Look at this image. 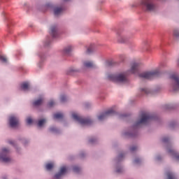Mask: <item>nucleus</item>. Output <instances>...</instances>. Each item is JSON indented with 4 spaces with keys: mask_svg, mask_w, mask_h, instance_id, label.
Wrapping results in <instances>:
<instances>
[{
    "mask_svg": "<svg viewBox=\"0 0 179 179\" xmlns=\"http://www.w3.org/2000/svg\"><path fill=\"white\" fill-rule=\"evenodd\" d=\"M121 157H124V155H123V154H120V155H119V159H121Z\"/></svg>",
    "mask_w": 179,
    "mask_h": 179,
    "instance_id": "37",
    "label": "nucleus"
},
{
    "mask_svg": "<svg viewBox=\"0 0 179 179\" xmlns=\"http://www.w3.org/2000/svg\"><path fill=\"white\" fill-rule=\"evenodd\" d=\"M162 142H164V143H166V142H169V138L164 137V138L162 139Z\"/></svg>",
    "mask_w": 179,
    "mask_h": 179,
    "instance_id": "31",
    "label": "nucleus"
},
{
    "mask_svg": "<svg viewBox=\"0 0 179 179\" xmlns=\"http://www.w3.org/2000/svg\"><path fill=\"white\" fill-rule=\"evenodd\" d=\"M138 148L136 146H133L130 148L131 152H135Z\"/></svg>",
    "mask_w": 179,
    "mask_h": 179,
    "instance_id": "30",
    "label": "nucleus"
},
{
    "mask_svg": "<svg viewBox=\"0 0 179 179\" xmlns=\"http://www.w3.org/2000/svg\"><path fill=\"white\" fill-rule=\"evenodd\" d=\"M50 130L51 131V132H57V131H58V129L55 127H51Z\"/></svg>",
    "mask_w": 179,
    "mask_h": 179,
    "instance_id": "29",
    "label": "nucleus"
},
{
    "mask_svg": "<svg viewBox=\"0 0 179 179\" xmlns=\"http://www.w3.org/2000/svg\"><path fill=\"white\" fill-rule=\"evenodd\" d=\"M84 66L86 68H93L94 66V64H93V62H84Z\"/></svg>",
    "mask_w": 179,
    "mask_h": 179,
    "instance_id": "16",
    "label": "nucleus"
},
{
    "mask_svg": "<svg viewBox=\"0 0 179 179\" xmlns=\"http://www.w3.org/2000/svg\"><path fill=\"white\" fill-rule=\"evenodd\" d=\"M50 34L52 36L53 38L57 37L58 33L57 32V27L52 26L50 28Z\"/></svg>",
    "mask_w": 179,
    "mask_h": 179,
    "instance_id": "11",
    "label": "nucleus"
},
{
    "mask_svg": "<svg viewBox=\"0 0 179 179\" xmlns=\"http://www.w3.org/2000/svg\"><path fill=\"white\" fill-rule=\"evenodd\" d=\"M53 118H54L55 120H61V119L64 118V114L60 113H55V114L53 115Z\"/></svg>",
    "mask_w": 179,
    "mask_h": 179,
    "instance_id": "14",
    "label": "nucleus"
},
{
    "mask_svg": "<svg viewBox=\"0 0 179 179\" xmlns=\"http://www.w3.org/2000/svg\"><path fill=\"white\" fill-rule=\"evenodd\" d=\"M11 128H16L19 125V119L15 116H11L9 119Z\"/></svg>",
    "mask_w": 179,
    "mask_h": 179,
    "instance_id": "8",
    "label": "nucleus"
},
{
    "mask_svg": "<svg viewBox=\"0 0 179 179\" xmlns=\"http://www.w3.org/2000/svg\"><path fill=\"white\" fill-rule=\"evenodd\" d=\"M64 9L62 8H55L54 10V13L55 16H58V15H61Z\"/></svg>",
    "mask_w": 179,
    "mask_h": 179,
    "instance_id": "13",
    "label": "nucleus"
},
{
    "mask_svg": "<svg viewBox=\"0 0 179 179\" xmlns=\"http://www.w3.org/2000/svg\"><path fill=\"white\" fill-rule=\"evenodd\" d=\"M73 171H74V173H79V171H80V168L78 166H74L73 168Z\"/></svg>",
    "mask_w": 179,
    "mask_h": 179,
    "instance_id": "25",
    "label": "nucleus"
},
{
    "mask_svg": "<svg viewBox=\"0 0 179 179\" xmlns=\"http://www.w3.org/2000/svg\"><path fill=\"white\" fill-rule=\"evenodd\" d=\"M45 119H42V120H40L38 122V127H43V125H44V124H45Z\"/></svg>",
    "mask_w": 179,
    "mask_h": 179,
    "instance_id": "21",
    "label": "nucleus"
},
{
    "mask_svg": "<svg viewBox=\"0 0 179 179\" xmlns=\"http://www.w3.org/2000/svg\"><path fill=\"white\" fill-rule=\"evenodd\" d=\"M151 120H153V117L150 114L143 113L141 115V120L136 122L134 127H138L141 124H148Z\"/></svg>",
    "mask_w": 179,
    "mask_h": 179,
    "instance_id": "3",
    "label": "nucleus"
},
{
    "mask_svg": "<svg viewBox=\"0 0 179 179\" xmlns=\"http://www.w3.org/2000/svg\"><path fill=\"white\" fill-rule=\"evenodd\" d=\"M130 73H134L136 75L138 74V76L141 79H153L155 78H157V76H160V70L159 69L150 71H145L139 73V64L138 63H132L131 64L130 70L127 72L120 73L117 74H109L108 76V80H111L112 82H115L117 83H127L128 82V78L127 76L130 75Z\"/></svg>",
    "mask_w": 179,
    "mask_h": 179,
    "instance_id": "1",
    "label": "nucleus"
},
{
    "mask_svg": "<svg viewBox=\"0 0 179 179\" xmlns=\"http://www.w3.org/2000/svg\"><path fill=\"white\" fill-rule=\"evenodd\" d=\"M93 50H94L93 45H91L87 48V54H90V52H92Z\"/></svg>",
    "mask_w": 179,
    "mask_h": 179,
    "instance_id": "23",
    "label": "nucleus"
},
{
    "mask_svg": "<svg viewBox=\"0 0 179 179\" xmlns=\"http://www.w3.org/2000/svg\"><path fill=\"white\" fill-rule=\"evenodd\" d=\"M141 6L145 12H155L157 9L156 6L152 0H143L141 1Z\"/></svg>",
    "mask_w": 179,
    "mask_h": 179,
    "instance_id": "2",
    "label": "nucleus"
},
{
    "mask_svg": "<svg viewBox=\"0 0 179 179\" xmlns=\"http://www.w3.org/2000/svg\"><path fill=\"white\" fill-rule=\"evenodd\" d=\"M114 113H115L114 110H108V111H106V112L99 115L98 116V120L99 121H103V120L107 118V117H108V115H111V114H114Z\"/></svg>",
    "mask_w": 179,
    "mask_h": 179,
    "instance_id": "9",
    "label": "nucleus"
},
{
    "mask_svg": "<svg viewBox=\"0 0 179 179\" xmlns=\"http://www.w3.org/2000/svg\"><path fill=\"white\" fill-rule=\"evenodd\" d=\"M55 104V103L54 102V101H50L49 103H48V106L49 107H52Z\"/></svg>",
    "mask_w": 179,
    "mask_h": 179,
    "instance_id": "28",
    "label": "nucleus"
},
{
    "mask_svg": "<svg viewBox=\"0 0 179 179\" xmlns=\"http://www.w3.org/2000/svg\"><path fill=\"white\" fill-rule=\"evenodd\" d=\"M167 179H176V176L171 172L166 173Z\"/></svg>",
    "mask_w": 179,
    "mask_h": 179,
    "instance_id": "19",
    "label": "nucleus"
},
{
    "mask_svg": "<svg viewBox=\"0 0 179 179\" xmlns=\"http://www.w3.org/2000/svg\"><path fill=\"white\" fill-rule=\"evenodd\" d=\"M9 153V150L7 148H3L1 154L0 155V160L3 162L4 163H9L10 162V158L9 157H6V155Z\"/></svg>",
    "mask_w": 179,
    "mask_h": 179,
    "instance_id": "5",
    "label": "nucleus"
},
{
    "mask_svg": "<svg viewBox=\"0 0 179 179\" xmlns=\"http://www.w3.org/2000/svg\"><path fill=\"white\" fill-rule=\"evenodd\" d=\"M21 89L22 90H29V84L27 83H23L21 84Z\"/></svg>",
    "mask_w": 179,
    "mask_h": 179,
    "instance_id": "18",
    "label": "nucleus"
},
{
    "mask_svg": "<svg viewBox=\"0 0 179 179\" xmlns=\"http://www.w3.org/2000/svg\"><path fill=\"white\" fill-rule=\"evenodd\" d=\"M89 142H90V143H94V142H96V138H94V139H90Z\"/></svg>",
    "mask_w": 179,
    "mask_h": 179,
    "instance_id": "33",
    "label": "nucleus"
},
{
    "mask_svg": "<svg viewBox=\"0 0 179 179\" xmlns=\"http://www.w3.org/2000/svg\"><path fill=\"white\" fill-rule=\"evenodd\" d=\"M53 168H54V164L53 163H48L45 166L46 170H48V171L52 170V169H53Z\"/></svg>",
    "mask_w": 179,
    "mask_h": 179,
    "instance_id": "20",
    "label": "nucleus"
},
{
    "mask_svg": "<svg viewBox=\"0 0 179 179\" xmlns=\"http://www.w3.org/2000/svg\"><path fill=\"white\" fill-rule=\"evenodd\" d=\"M141 92L142 93H145V94H149V90L146 89V88H143L141 89Z\"/></svg>",
    "mask_w": 179,
    "mask_h": 179,
    "instance_id": "26",
    "label": "nucleus"
},
{
    "mask_svg": "<svg viewBox=\"0 0 179 179\" xmlns=\"http://www.w3.org/2000/svg\"><path fill=\"white\" fill-rule=\"evenodd\" d=\"M0 61H2V62H8V59H6V57L0 55Z\"/></svg>",
    "mask_w": 179,
    "mask_h": 179,
    "instance_id": "22",
    "label": "nucleus"
},
{
    "mask_svg": "<svg viewBox=\"0 0 179 179\" xmlns=\"http://www.w3.org/2000/svg\"><path fill=\"white\" fill-rule=\"evenodd\" d=\"M141 162V159H136L135 160H134V163L136 164H138V163H139Z\"/></svg>",
    "mask_w": 179,
    "mask_h": 179,
    "instance_id": "34",
    "label": "nucleus"
},
{
    "mask_svg": "<svg viewBox=\"0 0 179 179\" xmlns=\"http://www.w3.org/2000/svg\"><path fill=\"white\" fill-rule=\"evenodd\" d=\"M8 143H10V145H13V143H15L13 141H9Z\"/></svg>",
    "mask_w": 179,
    "mask_h": 179,
    "instance_id": "35",
    "label": "nucleus"
},
{
    "mask_svg": "<svg viewBox=\"0 0 179 179\" xmlns=\"http://www.w3.org/2000/svg\"><path fill=\"white\" fill-rule=\"evenodd\" d=\"M60 101H62V103L66 101V96L65 95H62L60 97Z\"/></svg>",
    "mask_w": 179,
    "mask_h": 179,
    "instance_id": "24",
    "label": "nucleus"
},
{
    "mask_svg": "<svg viewBox=\"0 0 179 179\" xmlns=\"http://www.w3.org/2000/svg\"><path fill=\"white\" fill-rule=\"evenodd\" d=\"M71 51H72V46H69V47L66 48L64 50V55H69V54H71Z\"/></svg>",
    "mask_w": 179,
    "mask_h": 179,
    "instance_id": "15",
    "label": "nucleus"
},
{
    "mask_svg": "<svg viewBox=\"0 0 179 179\" xmlns=\"http://www.w3.org/2000/svg\"><path fill=\"white\" fill-rule=\"evenodd\" d=\"M116 173H122V168H117L116 170Z\"/></svg>",
    "mask_w": 179,
    "mask_h": 179,
    "instance_id": "32",
    "label": "nucleus"
},
{
    "mask_svg": "<svg viewBox=\"0 0 179 179\" xmlns=\"http://www.w3.org/2000/svg\"><path fill=\"white\" fill-rule=\"evenodd\" d=\"M171 78L175 80L176 85L173 86L174 92H178L179 90V76L177 74H172Z\"/></svg>",
    "mask_w": 179,
    "mask_h": 179,
    "instance_id": "7",
    "label": "nucleus"
},
{
    "mask_svg": "<svg viewBox=\"0 0 179 179\" xmlns=\"http://www.w3.org/2000/svg\"><path fill=\"white\" fill-rule=\"evenodd\" d=\"M64 1H69V0H64Z\"/></svg>",
    "mask_w": 179,
    "mask_h": 179,
    "instance_id": "38",
    "label": "nucleus"
},
{
    "mask_svg": "<svg viewBox=\"0 0 179 179\" xmlns=\"http://www.w3.org/2000/svg\"><path fill=\"white\" fill-rule=\"evenodd\" d=\"M178 64H179V60H178Z\"/></svg>",
    "mask_w": 179,
    "mask_h": 179,
    "instance_id": "39",
    "label": "nucleus"
},
{
    "mask_svg": "<svg viewBox=\"0 0 179 179\" xmlns=\"http://www.w3.org/2000/svg\"><path fill=\"white\" fill-rule=\"evenodd\" d=\"M168 152L170 153V155H173V156H174L176 157V160H179V155H177V153L175 152L174 150H169Z\"/></svg>",
    "mask_w": 179,
    "mask_h": 179,
    "instance_id": "17",
    "label": "nucleus"
},
{
    "mask_svg": "<svg viewBox=\"0 0 179 179\" xmlns=\"http://www.w3.org/2000/svg\"><path fill=\"white\" fill-rule=\"evenodd\" d=\"M174 36H176V37H179V33L177 34L176 32H174Z\"/></svg>",
    "mask_w": 179,
    "mask_h": 179,
    "instance_id": "36",
    "label": "nucleus"
},
{
    "mask_svg": "<svg viewBox=\"0 0 179 179\" xmlns=\"http://www.w3.org/2000/svg\"><path fill=\"white\" fill-rule=\"evenodd\" d=\"M31 122H33V120L31 117H28L27 119V124H28L29 125H30V124H31Z\"/></svg>",
    "mask_w": 179,
    "mask_h": 179,
    "instance_id": "27",
    "label": "nucleus"
},
{
    "mask_svg": "<svg viewBox=\"0 0 179 179\" xmlns=\"http://www.w3.org/2000/svg\"><path fill=\"white\" fill-rule=\"evenodd\" d=\"M65 173H66V167L63 166L60 169L59 173H57L55 176V178L56 179L61 178V177H62V176H64Z\"/></svg>",
    "mask_w": 179,
    "mask_h": 179,
    "instance_id": "10",
    "label": "nucleus"
},
{
    "mask_svg": "<svg viewBox=\"0 0 179 179\" xmlns=\"http://www.w3.org/2000/svg\"><path fill=\"white\" fill-rule=\"evenodd\" d=\"M43 101H44V99L40 98L39 99L34 101L33 106H34V107H37L38 106H41L43 104Z\"/></svg>",
    "mask_w": 179,
    "mask_h": 179,
    "instance_id": "12",
    "label": "nucleus"
},
{
    "mask_svg": "<svg viewBox=\"0 0 179 179\" xmlns=\"http://www.w3.org/2000/svg\"><path fill=\"white\" fill-rule=\"evenodd\" d=\"M129 40V36L121 34L120 32L117 33V43H120V44H124V43H127Z\"/></svg>",
    "mask_w": 179,
    "mask_h": 179,
    "instance_id": "6",
    "label": "nucleus"
},
{
    "mask_svg": "<svg viewBox=\"0 0 179 179\" xmlns=\"http://www.w3.org/2000/svg\"><path fill=\"white\" fill-rule=\"evenodd\" d=\"M72 117H73V120H75L76 121H78V122L81 124V125H90V124H92V120L83 118V117L79 116L76 113H72Z\"/></svg>",
    "mask_w": 179,
    "mask_h": 179,
    "instance_id": "4",
    "label": "nucleus"
}]
</instances>
